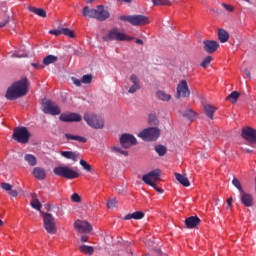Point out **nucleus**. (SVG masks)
Listing matches in <instances>:
<instances>
[{"label":"nucleus","mask_w":256,"mask_h":256,"mask_svg":"<svg viewBox=\"0 0 256 256\" xmlns=\"http://www.w3.org/2000/svg\"><path fill=\"white\" fill-rule=\"evenodd\" d=\"M29 91V81L24 77L7 88L5 97L8 101H17L20 97H25Z\"/></svg>","instance_id":"nucleus-1"},{"label":"nucleus","mask_w":256,"mask_h":256,"mask_svg":"<svg viewBox=\"0 0 256 256\" xmlns=\"http://www.w3.org/2000/svg\"><path fill=\"white\" fill-rule=\"evenodd\" d=\"M83 17H89L90 19H97L98 21H107L109 19V11L105 10L103 5H98L97 9H91L89 6H85L82 9Z\"/></svg>","instance_id":"nucleus-2"},{"label":"nucleus","mask_w":256,"mask_h":256,"mask_svg":"<svg viewBox=\"0 0 256 256\" xmlns=\"http://www.w3.org/2000/svg\"><path fill=\"white\" fill-rule=\"evenodd\" d=\"M83 119L92 129H103V127H105V120L103 119V117L95 113L86 112Z\"/></svg>","instance_id":"nucleus-3"},{"label":"nucleus","mask_w":256,"mask_h":256,"mask_svg":"<svg viewBox=\"0 0 256 256\" xmlns=\"http://www.w3.org/2000/svg\"><path fill=\"white\" fill-rule=\"evenodd\" d=\"M12 139L17 141V143L27 145L29 139H31V132H29L27 127H16L13 131Z\"/></svg>","instance_id":"nucleus-4"},{"label":"nucleus","mask_w":256,"mask_h":256,"mask_svg":"<svg viewBox=\"0 0 256 256\" xmlns=\"http://www.w3.org/2000/svg\"><path fill=\"white\" fill-rule=\"evenodd\" d=\"M102 39L103 41H133V37L119 31V28L110 29Z\"/></svg>","instance_id":"nucleus-5"},{"label":"nucleus","mask_w":256,"mask_h":256,"mask_svg":"<svg viewBox=\"0 0 256 256\" xmlns=\"http://www.w3.org/2000/svg\"><path fill=\"white\" fill-rule=\"evenodd\" d=\"M161 135V130L157 127H149L144 129L142 132L138 134L140 139L143 141H157Z\"/></svg>","instance_id":"nucleus-6"},{"label":"nucleus","mask_w":256,"mask_h":256,"mask_svg":"<svg viewBox=\"0 0 256 256\" xmlns=\"http://www.w3.org/2000/svg\"><path fill=\"white\" fill-rule=\"evenodd\" d=\"M53 172L58 177H63L64 179H77V177H79V173L71 169L69 166L55 167Z\"/></svg>","instance_id":"nucleus-7"},{"label":"nucleus","mask_w":256,"mask_h":256,"mask_svg":"<svg viewBox=\"0 0 256 256\" xmlns=\"http://www.w3.org/2000/svg\"><path fill=\"white\" fill-rule=\"evenodd\" d=\"M42 215L44 217V229H46L47 233L50 235H55V233H57V226L53 214L42 213Z\"/></svg>","instance_id":"nucleus-8"},{"label":"nucleus","mask_w":256,"mask_h":256,"mask_svg":"<svg viewBox=\"0 0 256 256\" xmlns=\"http://www.w3.org/2000/svg\"><path fill=\"white\" fill-rule=\"evenodd\" d=\"M42 111L46 115H61V108L51 100H45L42 102Z\"/></svg>","instance_id":"nucleus-9"},{"label":"nucleus","mask_w":256,"mask_h":256,"mask_svg":"<svg viewBox=\"0 0 256 256\" xmlns=\"http://www.w3.org/2000/svg\"><path fill=\"white\" fill-rule=\"evenodd\" d=\"M159 179H161L160 169H154L142 176V181L146 183V185H149L150 187H155V182L153 181H159Z\"/></svg>","instance_id":"nucleus-10"},{"label":"nucleus","mask_w":256,"mask_h":256,"mask_svg":"<svg viewBox=\"0 0 256 256\" xmlns=\"http://www.w3.org/2000/svg\"><path fill=\"white\" fill-rule=\"evenodd\" d=\"M241 137L247 141L248 145H256V130L253 127L242 128Z\"/></svg>","instance_id":"nucleus-11"},{"label":"nucleus","mask_w":256,"mask_h":256,"mask_svg":"<svg viewBox=\"0 0 256 256\" xmlns=\"http://www.w3.org/2000/svg\"><path fill=\"white\" fill-rule=\"evenodd\" d=\"M130 86L128 88V93L133 95L137 93V91H141V79L137 74H131L129 77Z\"/></svg>","instance_id":"nucleus-12"},{"label":"nucleus","mask_w":256,"mask_h":256,"mask_svg":"<svg viewBox=\"0 0 256 256\" xmlns=\"http://www.w3.org/2000/svg\"><path fill=\"white\" fill-rule=\"evenodd\" d=\"M191 97V90H189V85H187V80H182L177 85L176 99H181Z\"/></svg>","instance_id":"nucleus-13"},{"label":"nucleus","mask_w":256,"mask_h":256,"mask_svg":"<svg viewBox=\"0 0 256 256\" xmlns=\"http://www.w3.org/2000/svg\"><path fill=\"white\" fill-rule=\"evenodd\" d=\"M74 229H76L78 233L88 234L93 231V226L88 221L76 220L74 222Z\"/></svg>","instance_id":"nucleus-14"},{"label":"nucleus","mask_w":256,"mask_h":256,"mask_svg":"<svg viewBox=\"0 0 256 256\" xmlns=\"http://www.w3.org/2000/svg\"><path fill=\"white\" fill-rule=\"evenodd\" d=\"M120 144L124 149H129L132 145H137V138L131 134H123L120 137Z\"/></svg>","instance_id":"nucleus-15"},{"label":"nucleus","mask_w":256,"mask_h":256,"mask_svg":"<svg viewBox=\"0 0 256 256\" xmlns=\"http://www.w3.org/2000/svg\"><path fill=\"white\" fill-rule=\"evenodd\" d=\"M59 119L60 121H63V123H79L83 117H81V114L78 113H68L61 114Z\"/></svg>","instance_id":"nucleus-16"},{"label":"nucleus","mask_w":256,"mask_h":256,"mask_svg":"<svg viewBox=\"0 0 256 256\" xmlns=\"http://www.w3.org/2000/svg\"><path fill=\"white\" fill-rule=\"evenodd\" d=\"M203 49L206 53L212 54L219 49V42L214 40H204L203 41Z\"/></svg>","instance_id":"nucleus-17"},{"label":"nucleus","mask_w":256,"mask_h":256,"mask_svg":"<svg viewBox=\"0 0 256 256\" xmlns=\"http://www.w3.org/2000/svg\"><path fill=\"white\" fill-rule=\"evenodd\" d=\"M149 18L145 15H132L131 25L134 27H141L143 25H148Z\"/></svg>","instance_id":"nucleus-18"},{"label":"nucleus","mask_w":256,"mask_h":256,"mask_svg":"<svg viewBox=\"0 0 256 256\" xmlns=\"http://www.w3.org/2000/svg\"><path fill=\"white\" fill-rule=\"evenodd\" d=\"M201 223V219L197 216H190L185 219L187 229H195Z\"/></svg>","instance_id":"nucleus-19"},{"label":"nucleus","mask_w":256,"mask_h":256,"mask_svg":"<svg viewBox=\"0 0 256 256\" xmlns=\"http://www.w3.org/2000/svg\"><path fill=\"white\" fill-rule=\"evenodd\" d=\"M33 175L35 179H38L39 181H43V179L47 177V172L45 171V168L35 167L33 169Z\"/></svg>","instance_id":"nucleus-20"},{"label":"nucleus","mask_w":256,"mask_h":256,"mask_svg":"<svg viewBox=\"0 0 256 256\" xmlns=\"http://www.w3.org/2000/svg\"><path fill=\"white\" fill-rule=\"evenodd\" d=\"M240 194L243 205H245V207H253V196H251V194L245 193V191Z\"/></svg>","instance_id":"nucleus-21"},{"label":"nucleus","mask_w":256,"mask_h":256,"mask_svg":"<svg viewBox=\"0 0 256 256\" xmlns=\"http://www.w3.org/2000/svg\"><path fill=\"white\" fill-rule=\"evenodd\" d=\"M64 137L66 141H78V143H87V138L83 136L66 133Z\"/></svg>","instance_id":"nucleus-22"},{"label":"nucleus","mask_w":256,"mask_h":256,"mask_svg":"<svg viewBox=\"0 0 256 256\" xmlns=\"http://www.w3.org/2000/svg\"><path fill=\"white\" fill-rule=\"evenodd\" d=\"M203 111L209 119L213 120V116L215 115V111H217V108L210 104H206L203 107Z\"/></svg>","instance_id":"nucleus-23"},{"label":"nucleus","mask_w":256,"mask_h":256,"mask_svg":"<svg viewBox=\"0 0 256 256\" xmlns=\"http://www.w3.org/2000/svg\"><path fill=\"white\" fill-rule=\"evenodd\" d=\"M143 217H145V213H143L141 211H136L134 213L127 214L124 217V220L125 221H130V219H135L136 221H139V220L143 219Z\"/></svg>","instance_id":"nucleus-24"},{"label":"nucleus","mask_w":256,"mask_h":256,"mask_svg":"<svg viewBox=\"0 0 256 256\" xmlns=\"http://www.w3.org/2000/svg\"><path fill=\"white\" fill-rule=\"evenodd\" d=\"M28 10L31 11V13L38 15V17H42L43 19L47 17V11H45L43 8H36L35 6H29Z\"/></svg>","instance_id":"nucleus-25"},{"label":"nucleus","mask_w":256,"mask_h":256,"mask_svg":"<svg viewBox=\"0 0 256 256\" xmlns=\"http://www.w3.org/2000/svg\"><path fill=\"white\" fill-rule=\"evenodd\" d=\"M60 155L65 159H71L72 161H77V157H79V153L73 151H61Z\"/></svg>","instance_id":"nucleus-26"},{"label":"nucleus","mask_w":256,"mask_h":256,"mask_svg":"<svg viewBox=\"0 0 256 256\" xmlns=\"http://www.w3.org/2000/svg\"><path fill=\"white\" fill-rule=\"evenodd\" d=\"M176 181L180 183V185H183V187H189L191 183L189 182V179L179 173H175Z\"/></svg>","instance_id":"nucleus-27"},{"label":"nucleus","mask_w":256,"mask_h":256,"mask_svg":"<svg viewBox=\"0 0 256 256\" xmlns=\"http://www.w3.org/2000/svg\"><path fill=\"white\" fill-rule=\"evenodd\" d=\"M218 39L220 43H227V41H229V32L223 28H220L218 30Z\"/></svg>","instance_id":"nucleus-28"},{"label":"nucleus","mask_w":256,"mask_h":256,"mask_svg":"<svg viewBox=\"0 0 256 256\" xmlns=\"http://www.w3.org/2000/svg\"><path fill=\"white\" fill-rule=\"evenodd\" d=\"M24 159L30 167H35V165H37V158L33 154H26Z\"/></svg>","instance_id":"nucleus-29"},{"label":"nucleus","mask_w":256,"mask_h":256,"mask_svg":"<svg viewBox=\"0 0 256 256\" xmlns=\"http://www.w3.org/2000/svg\"><path fill=\"white\" fill-rule=\"evenodd\" d=\"M79 250L85 255H93V253H95V248H93V246L82 245L79 247Z\"/></svg>","instance_id":"nucleus-30"},{"label":"nucleus","mask_w":256,"mask_h":256,"mask_svg":"<svg viewBox=\"0 0 256 256\" xmlns=\"http://www.w3.org/2000/svg\"><path fill=\"white\" fill-rule=\"evenodd\" d=\"M59 58L55 55H48L43 59V65H51L53 63H57Z\"/></svg>","instance_id":"nucleus-31"},{"label":"nucleus","mask_w":256,"mask_h":256,"mask_svg":"<svg viewBox=\"0 0 256 256\" xmlns=\"http://www.w3.org/2000/svg\"><path fill=\"white\" fill-rule=\"evenodd\" d=\"M30 205L32 207V209H35L36 211H39L41 213V215H43L44 212L41 211V202L39 201V199H32L30 202Z\"/></svg>","instance_id":"nucleus-32"},{"label":"nucleus","mask_w":256,"mask_h":256,"mask_svg":"<svg viewBox=\"0 0 256 256\" xmlns=\"http://www.w3.org/2000/svg\"><path fill=\"white\" fill-rule=\"evenodd\" d=\"M154 150L160 157H165V155H167V147L163 145L155 146Z\"/></svg>","instance_id":"nucleus-33"},{"label":"nucleus","mask_w":256,"mask_h":256,"mask_svg":"<svg viewBox=\"0 0 256 256\" xmlns=\"http://www.w3.org/2000/svg\"><path fill=\"white\" fill-rule=\"evenodd\" d=\"M241 97V93L233 91L229 96L226 97V101H232V103H237V99Z\"/></svg>","instance_id":"nucleus-34"},{"label":"nucleus","mask_w":256,"mask_h":256,"mask_svg":"<svg viewBox=\"0 0 256 256\" xmlns=\"http://www.w3.org/2000/svg\"><path fill=\"white\" fill-rule=\"evenodd\" d=\"M183 117H185L189 121H193V119H195V117H197V113H195V111L189 109V110H186L183 112Z\"/></svg>","instance_id":"nucleus-35"},{"label":"nucleus","mask_w":256,"mask_h":256,"mask_svg":"<svg viewBox=\"0 0 256 256\" xmlns=\"http://www.w3.org/2000/svg\"><path fill=\"white\" fill-rule=\"evenodd\" d=\"M156 97L160 99V101H170L171 100V95L163 92V91H158L156 93Z\"/></svg>","instance_id":"nucleus-36"},{"label":"nucleus","mask_w":256,"mask_h":256,"mask_svg":"<svg viewBox=\"0 0 256 256\" xmlns=\"http://www.w3.org/2000/svg\"><path fill=\"white\" fill-rule=\"evenodd\" d=\"M61 33L66 37H70V39H75V33L69 28H61Z\"/></svg>","instance_id":"nucleus-37"},{"label":"nucleus","mask_w":256,"mask_h":256,"mask_svg":"<svg viewBox=\"0 0 256 256\" xmlns=\"http://www.w3.org/2000/svg\"><path fill=\"white\" fill-rule=\"evenodd\" d=\"M211 61H213V57L206 56L201 63V67L207 69V67H209V65L211 64Z\"/></svg>","instance_id":"nucleus-38"},{"label":"nucleus","mask_w":256,"mask_h":256,"mask_svg":"<svg viewBox=\"0 0 256 256\" xmlns=\"http://www.w3.org/2000/svg\"><path fill=\"white\" fill-rule=\"evenodd\" d=\"M232 185H234V187H236V189H238L240 193H243L244 190L243 187L241 186V182L239 181V179L234 177L232 180Z\"/></svg>","instance_id":"nucleus-39"},{"label":"nucleus","mask_w":256,"mask_h":256,"mask_svg":"<svg viewBox=\"0 0 256 256\" xmlns=\"http://www.w3.org/2000/svg\"><path fill=\"white\" fill-rule=\"evenodd\" d=\"M111 151H112V153H119L120 155H124L125 157H127V155H129V153L127 151H124L117 146H113L111 148Z\"/></svg>","instance_id":"nucleus-40"},{"label":"nucleus","mask_w":256,"mask_h":256,"mask_svg":"<svg viewBox=\"0 0 256 256\" xmlns=\"http://www.w3.org/2000/svg\"><path fill=\"white\" fill-rule=\"evenodd\" d=\"M92 81H93V76H91L90 74H86L82 76V83H84V85H89L91 84Z\"/></svg>","instance_id":"nucleus-41"},{"label":"nucleus","mask_w":256,"mask_h":256,"mask_svg":"<svg viewBox=\"0 0 256 256\" xmlns=\"http://www.w3.org/2000/svg\"><path fill=\"white\" fill-rule=\"evenodd\" d=\"M148 123L150 125H159V119H157V116L151 114L148 118Z\"/></svg>","instance_id":"nucleus-42"},{"label":"nucleus","mask_w":256,"mask_h":256,"mask_svg":"<svg viewBox=\"0 0 256 256\" xmlns=\"http://www.w3.org/2000/svg\"><path fill=\"white\" fill-rule=\"evenodd\" d=\"M80 165H81V167H83V169L85 170V171H87L88 173H91V165L89 164V163H87V161H85V160H80Z\"/></svg>","instance_id":"nucleus-43"},{"label":"nucleus","mask_w":256,"mask_h":256,"mask_svg":"<svg viewBox=\"0 0 256 256\" xmlns=\"http://www.w3.org/2000/svg\"><path fill=\"white\" fill-rule=\"evenodd\" d=\"M154 5H171L169 0H152Z\"/></svg>","instance_id":"nucleus-44"},{"label":"nucleus","mask_w":256,"mask_h":256,"mask_svg":"<svg viewBox=\"0 0 256 256\" xmlns=\"http://www.w3.org/2000/svg\"><path fill=\"white\" fill-rule=\"evenodd\" d=\"M116 205H117V200L116 199L108 200V203H107L108 209H115Z\"/></svg>","instance_id":"nucleus-45"},{"label":"nucleus","mask_w":256,"mask_h":256,"mask_svg":"<svg viewBox=\"0 0 256 256\" xmlns=\"http://www.w3.org/2000/svg\"><path fill=\"white\" fill-rule=\"evenodd\" d=\"M71 201H73V203H81V196H79L77 193H74L71 196Z\"/></svg>","instance_id":"nucleus-46"},{"label":"nucleus","mask_w":256,"mask_h":256,"mask_svg":"<svg viewBox=\"0 0 256 256\" xmlns=\"http://www.w3.org/2000/svg\"><path fill=\"white\" fill-rule=\"evenodd\" d=\"M1 188L4 189V191H11L13 186L9 183L3 182L1 183Z\"/></svg>","instance_id":"nucleus-47"},{"label":"nucleus","mask_w":256,"mask_h":256,"mask_svg":"<svg viewBox=\"0 0 256 256\" xmlns=\"http://www.w3.org/2000/svg\"><path fill=\"white\" fill-rule=\"evenodd\" d=\"M119 20L120 21H127L128 23L131 24L132 16H125V15H123V16L119 17Z\"/></svg>","instance_id":"nucleus-48"},{"label":"nucleus","mask_w":256,"mask_h":256,"mask_svg":"<svg viewBox=\"0 0 256 256\" xmlns=\"http://www.w3.org/2000/svg\"><path fill=\"white\" fill-rule=\"evenodd\" d=\"M71 79H72L73 84L76 85V87H81L82 80H79L75 77H72Z\"/></svg>","instance_id":"nucleus-49"},{"label":"nucleus","mask_w":256,"mask_h":256,"mask_svg":"<svg viewBox=\"0 0 256 256\" xmlns=\"http://www.w3.org/2000/svg\"><path fill=\"white\" fill-rule=\"evenodd\" d=\"M49 33L50 35H56V36L62 35L61 28L56 30H50Z\"/></svg>","instance_id":"nucleus-50"},{"label":"nucleus","mask_w":256,"mask_h":256,"mask_svg":"<svg viewBox=\"0 0 256 256\" xmlns=\"http://www.w3.org/2000/svg\"><path fill=\"white\" fill-rule=\"evenodd\" d=\"M222 7H224V9H226V11H229V12L234 11V8H233L232 5L223 3V4H222Z\"/></svg>","instance_id":"nucleus-51"},{"label":"nucleus","mask_w":256,"mask_h":256,"mask_svg":"<svg viewBox=\"0 0 256 256\" xmlns=\"http://www.w3.org/2000/svg\"><path fill=\"white\" fill-rule=\"evenodd\" d=\"M9 23V16H6L2 22H0V29L5 27Z\"/></svg>","instance_id":"nucleus-52"},{"label":"nucleus","mask_w":256,"mask_h":256,"mask_svg":"<svg viewBox=\"0 0 256 256\" xmlns=\"http://www.w3.org/2000/svg\"><path fill=\"white\" fill-rule=\"evenodd\" d=\"M80 240H81V243H87L89 241V236L82 235Z\"/></svg>","instance_id":"nucleus-53"},{"label":"nucleus","mask_w":256,"mask_h":256,"mask_svg":"<svg viewBox=\"0 0 256 256\" xmlns=\"http://www.w3.org/2000/svg\"><path fill=\"white\" fill-rule=\"evenodd\" d=\"M10 195L11 197H17V195H19V193L17 192V190H13V188L10 190Z\"/></svg>","instance_id":"nucleus-54"},{"label":"nucleus","mask_w":256,"mask_h":256,"mask_svg":"<svg viewBox=\"0 0 256 256\" xmlns=\"http://www.w3.org/2000/svg\"><path fill=\"white\" fill-rule=\"evenodd\" d=\"M32 67H34V69H42L43 66H41L39 63H32Z\"/></svg>","instance_id":"nucleus-55"},{"label":"nucleus","mask_w":256,"mask_h":256,"mask_svg":"<svg viewBox=\"0 0 256 256\" xmlns=\"http://www.w3.org/2000/svg\"><path fill=\"white\" fill-rule=\"evenodd\" d=\"M227 205H228V207H231V205H233V198L227 199Z\"/></svg>","instance_id":"nucleus-56"},{"label":"nucleus","mask_w":256,"mask_h":256,"mask_svg":"<svg viewBox=\"0 0 256 256\" xmlns=\"http://www.w3.org/2000/svg\"><path fill=\"white\" fill-rule=\"evenodd\" d=\"M13 57H27V54L21 55L18 52L13 54Z\"/></svg>","instance_id":"nucleus-57"},{"label":"nucleus","mask_w":256,"mask_h":256,"mask_svg":"<svg viewBox=\"0 0 256 256\" xmlns=\"http://www.w3.org/2000/svg\"><path fill=\"white\" fill-rule=\"evenodd\" d=\"M158 193H163V189L157 187V184H155V187H153Z\"/></svg>","instance_id":"nucleus-58"},{"label":"nucleus","mask_w":256,"mask_h":256,"mask_svg":"<svg viewBox=\"0 0 256 256\" xmlns=\"http://www.w3.org/2000/svg\"><path fill=\"white\" fill-rule=\"evenodd\" d=\"M244 74L247 76V77H251V72L249 71V69H245L244 70Z\"/></svg>","instance_id":"nucleus-59"},{"label":"nucleus","mask_w":256,"mask_h":256,"mask_svg":"<svg viewBox=\"0 0 256 256\" xmlns=\"http://www.w3.org/2000/svg\"><path fill=\"white\" fill-rule=\"evenodd\" d=\"M136 43H137V45H143V40H141V39H136Z\"/></svg>","instance_id":"nucleus-60"},{"label":"nucleus","mask_w":256,"mask_h":256,"mask_svg":"<svg viewBox=\"0 0 256 256\" xmlns=\"http://www.w3.org/2000/svg\"><path fill=\"white\" fill-rule=\"evenodd\" d=\"M51 204H45V208L49 211V209H51Z\"/></svg>","instance_id":"nucleus-61"},{"label":"nucleus","mask_w":256,"mask_h":256,"mask_svg":"<svg viewBox=\"0 0 256 256\" xmlns=\"http://www.w3.org/2000/svg\"><path fill=\"white\" fill-rule=\"evenodd\" d=\"M31 197H32V199H38L37 194H35V193L31 194Z\"/></svg>","instance_id":"nucleus-62"},{"label":"nucleus","mask_w":256,"mask_h":256,"mask_svg":"<svg viewBox=\"0 0 256 256\" xmlns=\"http://www.w3.org/2000/svg\"><path fill=\"white\" fill-rule=\"evenodd\" d=\"M3 225V221L0 219V227Z\"/></svg>","instance_id":"nucleus-63"},{"label":"nucleus","mask_w":256,"mask_h":256,"mask_svg":"<svg viewBox=\"0 0 256 256\" xmlns=\"http://www.w3.org/2000/svg\"><path fill=\"white\" fill-rule=\"evenodd\" d=\"M87 3H93V0H87Z\"/></svg>","instance_id":"nucleus-64"}]
</instances>
